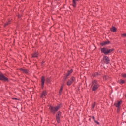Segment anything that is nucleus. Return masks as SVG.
Instances as JSON below:
<instances>
[{"label":"nucleus","instance_id":"nucleus-25","mask_svg":"<svg viewBox=\"0 0 126 126\" xmlns=\"http://www.w3.org/2000/svg\"><path fill=\"white\" fill-rule=\"evenodd\" d=\"M104 79H107V76H104Z\"/></svg>","mask_w":126,"mask_h":126},{"label":"nucleus","instance_id":"nucleus-21","mask_svg":"<svg viewBox=\"0 0 126 126\" xmlns=\"http://www.w3.org/2000/svg\"><path fill=\"white\" fill-rule=\"evenodd\" d=\"M122 37H126V33H124L122 34Z\"/></svg>","mask_w":126,"mask_h":126},{"label":"nucleus","instance_id":"nucleus-26","mask_svg":"<svg viewBox=\"0 0 126 126\" xmlns=\"http://www.w3.org/2000/svg\"><path fill=\"white\" fill-rule=\"evenodd\" d=\"M14 100H17V98H13Z\"/></svg>","mask_w":126,"mask_h":126},{"label":"nucleus","instance_id":"nucleus-8","mask_svg":"<svg viewBox=\"0 0 126 126\" xmlns=\"http://www.w3.org/2000/svg\"><path fill=\"white\" fill-rule=\"evenodd\" d=\"M61 116H62V113L59 111L57 113V115H56V120L58 123H60V121L61 120Z\"/></svg>","mask_w":126,"mask_h":126},{"label":"nucleus","instance_id":"nucleus-2","mask_svg":"<svg viewBox=\"0 0 126 126\" xmlns=\"http://www.w3.org/2000/svg\"><path fill=\"white\" fill-rule=\"evenodd\" d=\"M60 108L61 106L60 105H58L55 107L50 106L49 109L50 110L51 113H53V114H56V112L58 111Z\"/></svg>","mask_w":126,"mask_h":126},{"label":"nucleus","instance_id":"nucleus-23","mask_svg":"<svg viewBox=\"0 0 126 126\" xmlns=\"http://www.w3.org/2000/svg\"><path fill=\"white\" fill-rule=\"evenodd\" d=\"M9 23V22L6 23L5 24V26H6V25H8V24Z\"/></svg>","mask_w":126,"mask_h":126},{"label":"nucleus","instance_id":"nucleus-1","mask_svg":"<svg viewBox=\"0 0 126 126\" xmlns=\"http://www.w3.org/2000/svg\"><path fill=\"white\" fill-rule=\"evenodd\" d=\"M92 90L93 91H96L99 88V84L96 80H94L92 82Z\"/></svg>","mask_w":126,"mask_h":126},{"label":"nucleus","instance_id":"nucleus-22","mask_svg":"<svg viewBox=\"0 0 126 126\" xmlns=\"http://www.w3.org/2000/svg\"><path fill=\"white\" fill-rule=\"evenodd\" d=\"M123 77L126 78V74H122Z\"/></svg>","mask_w":126,"mask_h":126},{"label":"nucleus","instance_id":"nucleus-6","mask_svg":"<svg viewBox=\"0 0 126 126\" xmlns=\"http://www.w3.org/2000/svg\"><path fill=\"white\" fill-rule=\"evenodd\" d=\"M0 80H3V81H8V79L5 77L2 73H0Z\"/></svg>","mask_w":126,"mask_h":126},{"label":"nucleus","instance_id":"nucleus-15","mask_svg":"<svg viewBox=\"0 0 126 126\" xmlns=\"http://www.w3.org/2000/svg\"><path fill=\"white\" fill-rule=\"evenodd\" d=\"M111 31H112V32H116V31H117V28L115 27H112V28L111 29Z\"/></svg>","mask_w":126,"mask_h":126},{"label":"nucleus","instance_id":"nucleus-16","mask_svg":"<svg viewBox=\"0 0 126 126\" xmlns=\"http://www.w3.org/2000/svg\"><path fill=\"white\" fill-rule=\"evenodd\" d=\"M92 118L93 119V120H94V121L95 122V123H96V124H97V125H99L100 124V123L98 122L97 121H96L95 120V117L94 116H92Z\"/></svg>","mask_w":126,"mask_h":126},{"label":"nucleus","instance_id":"nucleus-4","mask_svg":"<svg viewBox=\"0 0 126 126\" xmlns=\"http://www.w3.org/2000/svg\"><path fill=\"white\" fill-rule=\"evenodd\" d=\"M115 107L117 108V111H120V108H121V105H122V101H117L114 104Z\"/></svg>","mask_w":126,"mask_h":126},{"label":"nucleus","instance_id":"nucleus-24","mask_svg":"<svg viewBox=\"0 0 126 126\" xmlns=\"http://www.w3.org/2000/svg\"><path fill=\"white\" fill-rule=\"evenodd\" d=\"M47 82H50V79H47Z\"/></svg>","mask_w":126,"mask_h":126},{"label":"nucleus","instance_id":"nucleus-20","mask_svg":"<svg viewBox=\"0 0 126 126\" xmlns=\"http://www.w3.org/2000/svg\"><path fill=\"white\" fill-rule=\"evenodd\" d=\"M63 86H62L59 91V94H62V92H63Z\"/></svg>","mask_w":126,"mask_h":126},{"label":"nucleus","instance_id":"nucleus-13","mask_svg":"<svg viewBox=\"0 0 126 126\" xmlns=\"http://www.w3.org/2000/svg\"><path fill=\"white\" fill-rule=\"evenodd\" d=\"M71 73H72V70H71L68 71V73H67V74L66 75V78H67V77L69 76V75Z\"/></svg>","mask_w":126,"mask_h":126},{"label":"nucleus","instance_id":"nucleus-14","mask_svg":"<svg viewBox=\"0 0 126 126\" xmlns=\"http://www.w3.org/2000/svg\"><path fill=\"white\" fill-rule=\"evenodd\" d=\"M38 55L39 54L37 52H35L32 54V58H37Z\"/></svg>","mask_w":126,"mask_h":126},{"label":"nucleus","instance_id":"nucleus-3","mask_svg":"<svg viewBox=\"0 0 126 126\" xmlns=\"http://www.w3.org/2000/svg\"><path fill=\"white\" fill-rule=\"evenodd\" d=\"M113 50L114 49H109L106 48H101L102 53H103L104 54H105V55H108V54H109V53H111V52H113Z\"/></svg>","mask_w":126,"mask_h":126},{"label":"nucleus","instance_id":"nucleus-11","mask_svg":"<svg viewBox=\"0 0 126 126\" xmlns=\"http://www.w3.org/2000/svg\"><path fill=\"white\" fill-rule=\"evenodd\" d=\"M109 44H110V41H104V42L101 43V45L102 46H105L106 45H109Z\"/></svg>","mask_w":126,"mask_h":126},{"label":"nucleus","instance_id":"nucleus-12","mask_svg":"<svg viewBox=\"0 0 126 126\" xmlns=\"http://www.w3.org/2000/svg\"><path fill=\"white\" fill-rule=\"evenodd\" d=\"M76 1H78V0H73V7H76Z\"/></svg>","mask_w":126,"mask_h":126},{"label":"nucleus","instance_id":"nucleus-18","mask_svg":"<svg viewBox=\"0 0 126 126\" xmlns=\"http://www.w3.org/2000/svg\"><path fill=\"white\" fill-rule=\"evenodd\" d=\"M119 83L120 84H123V83H125V80H120L119 81Z\"/></svg>","mask_w":126,"mask_h":126},{"label":"nucleus","instance_id":"nucleus-10","mask_svg":"<svg viewBox=\"0 0 126 126\" xmlns=\"http://www.w3.org/2000/svg\"><path fill=\"white\" fill-rule=\"evenodd\" d=\"M46 95H47V92H46V91H44L43 92V93L41 94V98L43 99L44 97H45L46 96Z\"/></svg>","mask_w":126,"mask_h":126},{"label":"nucleus","instance_id":"nucleus-17","mask_svg":"<svg viewBox=\"0 0 126 126\" xmlns=\"http://www.w3.org/2000/svg\"><path fill=\"white\" fill-rule=\"evenodd\" d=\"M21 71H23L25 73H28V71L26 69H21Z\"/></svg>","mask_w":126,"mask_h":126},{"label":"nucleus","instance_id":"nucleus-5","mask_svg":"<svg viewBox=\"0 0 126 126\" xmlns=\"http://www.w3.org/2000/svg\"><path fill=\"white\" fill-rule=\"evenodd\" d=\"M103 61L106 64H109V63H110V59H109V57L107 56L103 57Z\"/></svg>","mask_w":126,"mask_h":126},{"label":"nucleus","instance_id":"nucleus-9","mask_svg":"<svg viewBox=\"0 0 126 126\" xmlns=\"http://www.w3.org/2000/svg\"><path fill=\"white\" fill-rule=\"evenodd\" d=\"M45 83V77L42 76L41 78V86L44 87V84Z\"/></svg>","mask_w":126,"mask_h":126},{"label":"nucleus","instance_id":"nucleus-7","mask_svg":"<svg viewBox=\"0 0 126 126\" xmlns=\"http://www.w3.org/2000/svg\"><path fill=\"white\" fill-rule=\"evenodd\" d=\"M74 81H75V78H74V77H72L71 78V80H69L67 82V85H68V86H70L71 84L73 83V82H74Z\"/></svg>","mask_w":126,"mask_h":126},{"label":"nucleus","instance_id":"nucleus-19","mask_svg":"<svg viewBox=\"0 0 126 126\" xmlns=\"http://www.w3.org/2000/svg\"><path fill=\"white\" fill-rule=\"evenodd\" d=\"M95 106H96V103L94 102V104H92V110H93L94 108H95Z\"/></svg>","mask_w":126,"mask_h":126}]
</instances>
